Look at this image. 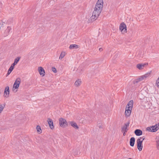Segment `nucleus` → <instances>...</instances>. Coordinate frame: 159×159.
Returning <instances> with one entry per match:
<instances>
[{
    "instance_id": "nucleus-28",
    "label": "nucleus",
    "mask_w": 159,
    "mask_h": 159,
    "mask_svg": "<svg viewBox=\"0 0 159 159\" xmlns=\"http://www.w3.org/2000/svg\"><path fill=\"white\" fill-rule=\"evenodd\" d=\"M96 4H103V1L102 0H98Z\"/></svg>"
},
{
    "instance_id": "nucleus-15",
    "label": "nucleus",
    "mask_w": 159,
    "mask_h": 159,
    "mask_svg": "<svg viewBox=\"0 0 159 159\" xmlns=\"http://www.w3.org/2000/svg\"><path fill=\"white\" fill-rule=\"evenodd\" d=\"M69 124L73 127L75 129H78L79 127L77 125V124L74 121H70L69 122Z\"/></svg>"
},
{
    "instance_id": "nucleus-14",
    "label": "nucleus",
    "mask_w": 159,
    "mask_h": 159,
    "mask_svg": "<svg viewBox=\"0 0 159 159\" xmlns=\"http://www.w3.org/2000/svg\"><path fill=\"white\" fill-rule=\"evenodd\" d=\"M134 133L137 136L141 135L143 134V131L140 129H137L135 130Z\"/></svg>"
},
{
    "instance_id": "nucleus-37",
    "label": "nucleus",
    "mask_w": 159,
    "mask_h": 159,
    "mask_svg": "<svg viewBox=\"0 0 159 159\" xmlns=\"http://www.w3.org/2000/svg\"><path fill=\"white\" fill-rule=\"evenodd\" d=\"M121 132L123 133V135L124 136H125V135H126V133L127 132H125V131H121Z\"/></svg>"
},
{
    "instance_id": "nucleus-33",
    "label": "nucleus",
    "mask_w": 159,
    "mask_h": 159,
    "mask_svg": "<svg viewBox=\"0 0 159 159\" xmlns=\"http://www.w3.org/2000/svg\"><path fill=\"white\" fill-rule=\"evenodd\" d=\"M17 64L15 63V62H14L11 65V66L12 67H13L14 68V67H15V66Z\"/></svg>"
},
{
    "instance_id": "nucleus-31",
    "label": "nucleus",
    "mask_w": 159,
    "mask_h": 159,
    "mask_svg": "<svg viewBox=\"0 0 159 159\" xmlns=\"http://www.w3.org/2000/svg\"><path fill=\"white\" fill-rule=\"evenodd\" d=\"M150 74V73H148L147 74H145L144 75V76L145 77V78H146L148 77L149 75Z\"/></svg>"
},
{
    "instance_id": "nucleus-24",
    "label": "nucleus",
    "mask_w": 159,
    "mask_h": 159,
    "mask_svg": "<svg viewBox=\"0 0 159 159\" xmlns=\"http://www.w3.org/2000/svg\"><path fill=\"white\" fill-rule=\"evenodd\" d=\"M13 18H10L7 20L6 24H7L8 25L10 24L13 22Z\"/></svg>"
},
{
    "instance_id": "nucleus-29",
    "label": "nucleus",
    "mask_w": 159,
    "mask_h": 159,
    "mask_svg": "<svg viewBox=\"0 0 159 159\" xmlns=\"http://www.w3.org/2000/svg\"><path fill=\"white\" fill-rule=\"evenodd\" d=\"M133 84H135L136 83H138L139 82L138 80V79H136L135 80H134L133 81Z\"/></svg>"
},
{
    "instance_id": "nucleus-13",
    "label": "nucleus",
    "mask_w": 159,
    "mask_h": 159,
    "mask_svg": "<svg viewBox=\"0 0 159 159\" xmlns=\"http://www.w3.org/2000/svg\"><path fill=\"white\" fill-rule=\"evenodd\" d=\"M103 8L102 4H96L94 8L102 11Z\"/></svg>"
},
{
    "instance_id": "nucleus-4",
    "label": "nucleus",
    "mask_w": 159,
    "mask_h": 159,
    "mask_svg": "<svg viewBox=\"0 0 159 159\" xmlns=\"http://www.w3.org/2000/svg\"><path fill=\"white\" fill-rule=\"evenodd\" d=\"M120 30L123 34L127 33L126 25L124 22L121 23L120 25Z\"/></svg>"
},
{
    "instance_id": "nucleus-7",
    "label": "nucleus",
    "mask_w": 159,
    "mask_h": 159,
    "mask_svg": "<svg viewBox=\"0 0 159 159\" xmlns=\"http://www.w3.org/2000/svg\"><path fill=\"white\" fill-rule=\"evenodd\" d=\"M142 141L140 139H138L137 140V147L139 150L141 151L143 148V144Z\"/></svg>"
},
{
    "instance_id": "nucleus-20",
    "label": "nucleus",
    "mask_w": 159,
    "mask_h": 159,
    "mask_svg": "<svg viewBox=\"0 0 159 159\" xmlns=\"http://www.w3.org/2000/svg\"><path fill=\"white\" fill-rule=\"evenodd\" d=\"M14 69V68L13 67H12L10 66V68H9V69L8 70L7 73V74L6 76H7L8 75H9L11 72L13 70V69Z\"/></svg>"
},
{
    "instance_id": "nucleus-39",
    "label": "nucleus",
    "mask_w": 159,
    "mask_h": 159,
    "mask_svg": "<svg viewBox=\"0 0 159 159\" xmlns=\"http://www.w3.org/2000/svg\"><path fill=\"white\" fill-rule=\"evenodd\" d=\"M138 80H139V82H140V81H142V80H141V78H140H140H138Z\"/></svg>"
},
{
    "instance_id": "nucleus-21",
    "label": "nucleus",
    "mask_w": 159,
    "mask_h": 159,
    "mask_svg": "<svg viewBox=\"0 0 159 159\" xmlns=\"http://www.w3.org/2000/svg\"><path fill=\"white\" fill-rule=\"evenodd\" d=\"M81 83V81L80 80H78L75 83V85L76 86H78L80 85Z\"/></svg>"
},
{
    "instance_id": "nucleus-36",
    "label": "nucleus",
    "mask_w": 159,
    "mask_h": 159,
    "mask_svg": "<svg viewBox=\"0 0 159 159\" xmlns=\"http://www.w3.org/2000/svg\"><path fill=\"white\" fill-rule=\"evenodd\" d=\"M140 78H141V79L142 80L144 79V78H145V77L144 76V75L141 76L140 77Z\"/></svg>"
},
{
    "instance_id": "nucleus-23",
    "label": "nucleus",
    "mask_w": 159,
    "mask_h": 159,
    "mask_svg": "<svg viewBox=\"0 0 159 159\" xmlns=\"http://www.w3.org/2000/svg\"><path fill=\"white\" fill-rule=\"evenodd\" d=\"M36 129H37V131L39 133V134L41 133L42 130L40 126L39 125H37L36 127Z\"/></svg>"
},
{
    "instance_id": "nucleus-30",
    "label": "nucleus",
    "mask_w": 159,
    "mask_h": 159,
    "mask_svg": "<svg viewBox=\"0 0 159 159\" xmlns=\"http://www.w3.org/2000/svg\"><path fill=\"white\" fill-rule=\"evenodd\" d=\"M52 70L54 73H56L57 72V70L54 67H52Z\"/></svg>"
},
{
    "instance_id": "nucleus-32",
    "label": "nucleus",
    "mask_w": 159,
    "mask_h": 159,
    "mask_svg": "<svg viewBox=\"0 0 159 159\" xmlns=\"http://www.w3.org/2000/svg\"><path fill=\"white\" fill-rule=\"evenodd\" d=\"M4 108V107H3L2 105H0V112L2 111L3 109Z\"/></svg>"
},
{
    "instance_id": "nucleus-26",
    "label": "nucleus",
    "mask_w": 159,
    "mask_h": 159,
    "mask_svg": "<svg viewBox=\"0 0 159 159\" xmlns=\"http://www.w3.org/2000/svg\"><path fill=\"white\" fill-rule=\"evenodd\" d=\"M156 85L157 86V87H159V76L158 78L157 79L156 81Z\"/></svg>"
},
{
    "instance_id": "nucleus-22",
    "label": "nucleus",
    "mask_w": 159,
    "mask_h": 159,
    "mask_svg": "<svg viewBox=\"0 0 159 159\" xmlns=\"http://www.w3.org/2000/svg\"><path fill=\"white\" fill-rule=\"evenodd\" d=\"M65 56V52H62L60 56V57H59V59H62Z\"/></svg>"
},
{
    "instance_id": "nucleus-17",
    "label": "nucleus",
    "mask_w": 159,
    "mask_h": 159,
    "mask_svg": "<svg viewBox=\"0 0 159 159\" xmlns=\"http://www.w3.org/2000/svg\"><path fill=\"white\" fill-rule=\"evenodd\" d=\"M11 30V28L10 26H8L7 29L5 31L4 34L5 36H7L8 34L10 32V31Z\"/></svg>"
},
{
    "instance_id": "nucleus-8",
    "label": "nucleus",
    "mask_w": 159,
    "mask_h": 159,
    "mask_svg": "<svg viewBox=\"0 0 159 159\" xmlns=\"http://www.w3.org/2000/svg\"><path fill=\"white\" fill-rule=\"evenodd\" d=\"M130 123L129 121L125 123L124 125L121 127V131L127 132L129 129V127Z\"/></svg>"
},
{
    "instance_id": "nucleus-27",
    "label": "nucleus",
    "mask_w": 159,
    "mask_h": 159,
    "mask_svg": "<svg viewBox=\"0 0 159 159\" xmlns=\"http://www.w3.org/2000/svg\"><path fill=\"white\" fill-rule=\"evenodd\" d=\"M156 142L157 143V149L159 150V138L158 139L156 140Z\"/></svg>"
},
{
    "instance_id": "nucleus-12",
    "label": "nucleus",
    "mask_w": 159,
    "mask_h": 159,
    "mask_svg": "<svg viewBox=\"0 0 159 159\" xmlns=\"http://www.w3.org/2000/svg\"><path fill=\"white\" fill-rule=\"evenodd\" d=\"M38 70L39 74L42 76H43L45 75V71L43 68L41 66L38 67Z\"/></svg>"
},
{
    "instance_id": "nucleus-1",
    "label": "nucleus",
    "mask_w": 159,
    "mask_h": 159,
    "mask_svg": "<svg viewBox=\"0 0 159 159\" xmlns=\"http://www.w3.org/2000/svg\"><path fill=\"white\" fill-rule=\"evenodd\" d=\"M133 103V100H131L126 105L125 111V116L127 117L130 116L132 109Z\"/></svg>"
},
{
    "instance_id": "nucleus-6",
    "label": "nucleus",
    "mask_w": 159,
    "mask_h": 159,
    "mask_svg": "<svg viewBox=\"0 0 159 159\" xmlns=\"http://www.w3.org/2000/svg\"><path fill=\"white\" fill-rule=\"evenodd\" d=\"M59 124L60 126L62 127H65L67 126V122L66 120L62 118L59 119Z\"/></svg>"
},
{
    "instance_id": "nucleus-2",
    "label": "nucleus",
    "mask_w": 159,
    "mask_h": 159,
    "mask_svg": "<svg viewBox=\"0 0 159 159\" xmlns=\"http://www.w3.org/2000/svg\"><path fill=\"white\" fill-rule=\"evenodd\" d=\"M101 12V11L98 10H96V9L94 8V10L92 16L90 18V19L89 20V21L91 22H92L96 20L99 16Z\"/></svg>"
},
{
    "instance_id": "nucleus-3",
    "label": "nucleus",
    "mask_w": 159,
    "mask_h": 159,
    "mask_svg": "<svg viewBox=\"0 0 159 159\" xmlns=\"http://www.w3.org/2000/svg\"><path fill=\"white\" fill-rule=\"evenodd\" d=\"M159 129V123L156 124L154 125L147 127L146 130L149 132H154Z\"/></svg>"
},
{
    "instance_id": "nucleus-38",
    "label": "nucleus",
    "mask_w": 159,
    "mask_h": 159,
    "mask_svg": "<svg viewBox=\"0 0 159 159\" xmlns=\"http://www.w3.org/2000/svg\"><path fill=\"white\" fill-rule=\"evenodd\" d=\"M99 50L100 52L102 51L103 50V49L102 48H99Z\"/></svg>"
},
{
    "instance_id": "nucleus-16",
    "label": "nucleus",
    "mask_w": 159,
    "mask_h": 159,
    "mask_svg": "<svg viewBox=\"0 0 159 159\" xmlns=\"http://www.w3.org/2000/svg\"><path fill=\"white\" fill-rule=\"evenodd\" d=\"M135 142V138L132 137H131L130 139L129 144L131 146L133 147L134 146Z\"/></svg>"
},
{
    "instance_id": "nucleus-18",
    "label": "nucleus",
    "mask_w": 159,
    "mask_h": 159,
    "mask_svg": "<svg viewBox=\"0 0 159 159\" xmlns=\"http://www.w3.org/2000/svg\"><path fill=\"white\" fill-rule=\"evenodd\" d=\"M79 46L77 45L74 44H71L69 46L70 49H76L79 48Z\"/></svg>"
},
{
    "instance_id": "nucleus-9",
    "label": "nucleus",
    "mask_w": 159,
    "mask_h": 159,
    "mask_svg": "<svg viewBox=\"0 0 159 159\" xmlns=\"http://www.w3.org/2000/svg\"><path fill=\"white\" fill-rule=\"evenodd\" d=\"M148 65V63H145L144 64L139 63L138 64L136 65V67L139 70H141L143 68V67H145Z\"/></svg>"
},
{
    "instance_id": "nucleus-11",
    "label": "nucleus",
    "mask_w": 159,
    "mask_h": 159,
    "mask_svg": "<svg viewBox=\"0 0 159 159\" xmlns=\"http://www.w3.org/2000/svg\"><path fill=\"white\" fill-rule=\"evenodd\" d=\"M9 86H7L5 89L4 93V97L7 98L8 97L9 94Z\"/></svg>"
},
{
    "instance_id": "nucleus-35",
    "label": "nucleus",
    "mask_w": 159,
    "mask_h": 159,
    "mask_svg": "<svg viewBox=\"0 0 159 159\" xmlns=\"http://www.w3.org/2000/svg\"><path fill=\"white\" fill-rule=\"evenodd\" d=\"M98 127L100 129H102V125L101 124H98Z\"/></svg>"
},
{
    "instance_id": "nucleus-5",
    "label": "nucleus",
    "mask_w": 159,
    "mask_h": 159,
    "mask_svg": "<svg viewBox=\"0 0 159 159\" xmlns=\"http://www.w3.org/2000/svg\"><path fill=\"white\" fill-rule=\"evenodd\" d=\"M21 79L20 78H17L14 84L13 87V90H14V89H18L19 86L21 82Z\"/></svg>"
},
{
    "instance_id": "nucleus-34",
    "label": "nucleus",
    "mask_w": 159,
    "mask_h": 159,
    "mask_svg": "<svg viewBox=\"0 0 159 159\" xmlns=\"http://www.w3.org/2000/svg\"><path fill=\"white\" fill-rule=\"evenodd\" d=\"M139 139H141V141H142V142L143 143V141L145 139V137L144 136L140 137Z\"/></svg>"
},
{
    "instance_id": "nucleus-10",
    "label": "nucleus",
    "mask_w": 159,
    "mask_h": 159,
    "mask_svg": "<svg viewBox=\"0 0 159 159\" xmlns=\"http://www.w3.org/2000/svg\"><path fill=\"white\" fill-rule=\"evenodd\" d=\"M47 121L51 129H53L54 128V127L52 120L50 118H48Z\"/></svg>"
},
{
    "instance_id": "nucleus-19",
    "label": "nucleus",
    "mask_w": 159,
    "mask_h": 159,
    "mask_svg": "<svg viewBox=\"0 0 159 159\" xmlns=\"http://www.w3.org/2000/svg\"><path fill=\"white\" fill-rule=\"evenodd\" d=\"M6 24L5 22H3L2 20H0V29H2L4 26H6Z\"/></svg>"
},
{
    "instance_id": "nucleus-25",
    "label": "nucleus",
    "mask_w": 159,
    "mask_h": 159,
    "mask_svg": "<svg viewBox=\"0 0 159 159\" xmlns=\"http://www.w3.org/2000/svg\"><path fill=\"white\" fill-rule=\"evenodd\" d=\"M20 58L21 57H18L15 59L14 62L17 64L20 61Z\"/></svg>"
}]
</instances>
